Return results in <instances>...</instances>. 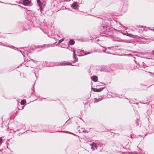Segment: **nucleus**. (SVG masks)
Wrapping results in <instances>:
<instances>
[{"label":"nucleus","mask_w":154,"mask_h":154,"mask_svg":"<svg viewBox=\"0 0 154 154\" xmlns=\"http://www.w3.org/2000/svg\"><path fill=\"white\" fill-rule=\"evenodd\" d=\"M101 29L104 32H108L110 31L109 27L105 25H103L101 27Z\"/></svg>","instance_id":"f257e3e1"},{"label":"nucleus","mask_w":154,"mask_h":154,"mask_svg":"<svg viewBox=\"0 0 154 154\" xmlns=\"http://www.w3.org/2000/svg\"><path fill=\"white\" fill-rule=\"evenodd\" d=\"M30 2L29 0H25L23 1V3L22 4L24 5L25 6H27L30 3Z\"/></svg>","instance_id":"f03ea898"},{"label":"nucleus","mask_w":154,"mask_h":154,"mask_svg":"<svg viewBox=\"0 0 154 154\" xmlns=\"http://www.w3.org/2000/svg\"><path fill=\"white\" fill-rule=\"evenodd\" d=\"M104 87L102 88H92V89L94 91H96L97 92H99L101 91L103 88Z\"/></svg>","instance_id":"7ed1b4c3"},{"label":"nucleus","mask_w":154,"mask_h":154,"mask_svg":"<svg viewBox=\"0 0 154 154\" xmlns=\"http://www.w3.org/2000/svg\"><path fill=\"white\" fill-rule=\"evenodd\" d=\"M91 148L92 149V150H94L95 148H97V146L95 143H93L91 144H90Z\"/></svg>","instance_id":"20e7f679"},{"label":"nucleus","mask_w":154,"mask_h":154,"mask_svg":"<svg viewBox=\"0 0 154 154\" xmlns=\"http://www.w3.org/2000/svg\"><path fill=\"white\" fill-rule=\"evenodd\" d=\"M78 6V5L76 3H73L72 5H71V7L74 9L77 8Z\"/></svg>","instance_id":"39448f33"},{"label":"nucleus","mask_w":154,"mask_h":154,"mask_svg":"<svg viewBox=\"0 0 154 154\" xmlns=\"http://www.w3.org/2000/svg\"><path fill=\"white\" fill-rule=\"evenodd\" d=\"M92 80L94 82H96L97 80V77L95 76H93L91 77Z\"/></svg>","instance_id":"423d86ee"},{"label":"nucleus","mask_w":154,"mask_h":154,"mask_svg":"<svg viewBox=\"0 0 154 154\" xmlns=\"http://www.w3.org/2000/svg\"><path fill=\"white\" fill-rule=\"evenodd\" d=\"M101 99L99 98L98 99H97L96 98H95L94 99V103H97L99 101H101Z\"/></svg>","instance_id":"0eeeda50"},{"label":"nucleus","mask_w":154,"mask_h":154,"mask_svg":"<svg viewBox=\"0 0 154 154\" xmlns=\"http://www.w3.org/2000/svg\"><path fill=\"white\" fill-rule=\"evenodd\" d=\"M62 65H71V64L69 62H63L62 63Z\"/></svg>","instance_id":"6e6552de"},{"label":"nucleus","mask_w":154,"mask_h":154,"mask_svg":"<svg viewBox=\"0 0 154 154\" xmlns=\"http://www.w3.org/2000/svg\"><path fill=\"white\" fill-rule=\"evenodd\" d=\"M69 43L70 45H73L74 43V41L72 40H70L69 41Z\"/></svg>","instance_id":"1a4fd4ad"},{"label":"nucleus","mask_w":154,"mask_h":154,"mask_svg":"<svg viewBox=\"0 0 154 154\" xmlns=\"http://www.w3.org/2000/svg\"><path fill=\"white\" fill-rule=\"evenodd\" d=\"M37 3L40 7L42 6L41 2L40 1V0H37Z\"/></svg>","instance_id":"9d476101"},{"label":"nucleus","mask_w":154,"mask_h":154,"mask_svg":"<svg viewBox=\"0 0 154 154\" xmlns=\"http://www.w3.org/2000/svg\"><path fill=\"white\" fill-rule=\"evenodd\" d=\"M114 40L115 41H121L122 40L120 38H114Z\"/></svg>","instance_id":"9b49d317"},{"label":"nucleus","mask_w":154,"mask_h":154,"mask_svg":"<svg viewBox=\"0 0 154 154\" xmlns=\"http://www.w3.org/2000/svg\"><path fill=\"white\" fill-rule=\"evenodd\" d=\"M127 36H128L130 37H133L134 38L136 37V36H135L131 34H130L129 33L127 34Z\"/></svg>","instance_id":"f8f14e48"},{"label":"nucleus","mask_w":154,"mask_h":154,"mask_svg":"<svg viewBox=\"0 0 154 154\" xmlns=\"http://www.w3.org/2000/svg\"><path fill=\"white\" fill-rule=\"evenodd\" d=\"M26 102V101L25 100H22L21 101V105H24Z\"/></svg>","instance_id":"ddd939ff"},{"label":"nucleus","mask_w":154,"mask_h":154,"mask_svg":"<svg viewBox=\"0 0 154 154\" xmlns=\"http://www.w3.org/2000/svg\"><path fill=\"white\" fill-rule=\"evenodd\" d=\"M137 28H143V29L145 28V26H139L137 27Z\"/></svg>","instance_id":"4468645a"},{"label":"nucleus","mask_w":154,"mask_h":154,"mask_svg":"<svg viewBox=\"0 0 154 154\" xmlns=\"http://www.w3.org/2000/svg\"><path fill=\"white\" fill-rule=\"evenodd\" d=\"M91 53V52H88L86 53H85V54L82 55V56L85 55H86L88 54H90Z\"/></svg>","instance_id":"2eb2a0df"},{"label":"nucleus","mask_w":154,"mask_h":154,"mask_svg":"<svg viewBox=\"0 0 154 154\" xmlns=\"http://www.w3.org/2000/svg\"><path fill=\"white\" fill-rule=\"evenodd\" d=\"M63 40V38L60 40L59 41V43H61Z\"/></svg>","instance_id":"dca6fc26"},{"label":"nucleus","mask_w":154,"mask_h":154,"mask_svg":"<svg viewBox=\"0 0 154 154\" xmlns=\"http://www.w3.org/2000/svg\"><path fill=\"white\" fill-rule=\"evenodd\" d=\"M122 34L123 35H127V34H128V33H127V32H123L122 33Z\"/></svg>","instance_id":"f3484780"},{"label":"nucleus","mask_w":154,"mask_h":154,"mask_svg":"<svg viewBox=\"0 0 154 154\" xmlns=\"http://www.w3.org/2000/svg\"><path fill=\"white\" fill-rule=\"evenodd\" d=\"M101 46L102 47V46ZM102 47L105 48V50H103V51L104 52H106V50L107 48H106L103 47V46H102Z\"/></svg>","instance_id":"a211bd4d"},{"label":"nucleus","mask_w":154,"mask_h":154,"mask_svg":"<svg viewBox=\"0 0 154 154\" xmlns=\"http://www.w3.org/2000/svg\"><path fill=\"white\" fill-rule=\"evenodd\" d=\"M113 47H107V48L108 49H112V50H113Z\"/></svg>","instance_id":"6ab92c4d"},{"label":"nucleus","mask_w":154,"mask_h":154,"mask_svg":"<svg viewBox=\"0 0 154 154\" xmlns=\"http://www.w3.org/2000/svg\"><path fill=\"white\" fill-rule=\"evenodd\" d=\"M73 57H74V58L75 59V51L73 50Z\"/></svg>","instance_id":"aec40b11"},{"label":"nucleus","mask_w":154,"mask_h":154,"mask_svg":"<svg viewBox=\"0 0 154 154\" xmlns=\"http://www.w3.org/2000/svg\"><path fill=\"white\" fill-rule=\"evenodd\" d=\"M123 27L124 28L125 30H126L128 28H126V27L124 26H123Z\"/></svg>","instance_id":"412c9836"},{"label":"nucleus","mask_w":154,"mask_h":154,"mask_svg":"<svg viewBox=\"0 0 154 154\" xmlns=\"http://www.w3.org/2000/svg\"><path fill=\"white\" fill-rule=\"evenodd\" d=\"M123 154H130L129 152H125Z\"/></svg>","instance_id":"4be33fe9"},{"label":"nucleus","mask_w":154,"mask_h":154,"mask_svg":"<svg viewBox=\"0 0 154 154\" xmlns=\"http://www.w3.org/2000/svg\"><path fill=\"white\" fill-rule=\"evenodd\" d=\"M83 131L86 133H88V131L86 130H85V131Z\"/></svg>","instance_id":"5701e85b"},{"label":"nucleus","mask_w":154,"mask_h":154,"mask_svg":"<svg viewBox=\"0 0 154 154\" xmlns=\"http://www.w3.org/2000/svg\"><path fill=\"white\" fill-rule=\"evenodd\" d=\"M2 140L1 138L0 137V143L1 142Z\"/></svg>","instance_id":"b1692460"},{"label":"nucleus","mask_w":154,"mask_h":154,"mask_svg":"<svg viewBox=\"0 0 154 154\" xmlns=\"http://www.w3.org/2000/svg\"><path fill=\"white\" fill-rule=\"evenodd\" d=\"M67 133H68L71 134H73L71 133H70V132H67Z\"/></svg>","instance_id":"393cba45"},{"label":"nucleus","mask_w":154,"mask_h":154,"mask_svg":"<svg viewBox=\"0 0 154 154\" xmlns=\"http://www.w3.org/2000/svg\"><path fill=\"white\" fill-rule=\"evenodd\" d=\"M152 53L153 54H154V50L152 51Z\"/></svg>","instance_id":"a878e982"},{"label":"nucleus","mask_w":154,"mask_h":154,"mask_svg":"<svg viewBox=\"0 0 154 154\" xmlns=\"http://www.w3.org/2000/svg\"><path fill=\"white\" fill-rule=\"evenodd\" d=\"M62 47H63V48H65V47L64 46H62Z\"/></svg>","instance_id":"bb28decb"},{"label":"nucleus","mask_w":154,"mask_h":154,"mask_svg":"<svg viewBox=\"0 0 154 154\" xmlns=\"http://www.w3.org/2000/svg\"><path fill=\"white\" fill-rule=\"evenodd\" d=\"M63 132H64V133H66V131H63Z\"/></svg>","instance_id":"cd10ccee"},{"label":"nucleus","mask_w":154,"mask_h":154,"mask_svg":"<svg viewBox=\"0 0 154 154\" xmlns=\"http://www.w3.org/2000/svg\"><path fill=\"white\" fill-rule=\"evenodd\" d=\"M65 9H66V7H65Z\"/></svg>","instance_id":"c85d7f7f"},{"label":"nucleus","mask_w":154,"mask_h":154,"mask_svg":"<svg viewBox=\"0 0 154 154\" xmlns=\"http://www.w3.org/2000/svg\"><path fill=\"white\" fill-rule=\"evenodd\" d=\"M74 59L75 60H74V61H75V60L76 59H75L74 58Z\"/></svg>","instance_id":"c756f323"}]
</instances>
